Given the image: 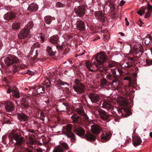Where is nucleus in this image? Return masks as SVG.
I'll list each match as a JSON object with an SVG mask.
<instances>
[{"mask_svg": "<svg viewBox=\"0 0 152 152\" xmlns=\"http://www.w3.org/2000/svg\"><path fill=\"white\" fill-rule=\"evenodd\" d=\"M73 88L78 94L83 93L85 91V87L83 84L74 85Z\"/></svg>", "mask_w": 152, "mask_h": 152, "instance_id": "nucleus-11", "label": "nucleus"}, {"mask_svg": "<svg viewBox=\"0 0 152 152\" xmlns=\"http://www.w3.org/2000/svg\"><path fill=\"white\" fill-rule=\"evenodd\" d=\"M75 14L78 16L80 17L83 16L85 11L84 7L82 6H79L76 7L74 9Z\"/></svg>", "mask_w": 152, "mask_h": 152, "instance_id": "nucleus-10", "label": "nucleus"}, {"mask_svg": "<svg viewBox=\"0 0 152 152\" xmlns=\"http://www.w3.org/2000/svg\"><path fill=\"white\" fill-rule=\"evenodd\" d=\"M76 111L80 116H82L85 119V120H88L89 118L87 115L84 113V111L83 110L77 108L76 109Z\"/></svg>", "mask_w": 152, "mask_h": 152, "instance_id": "nucleus-25", "label": "nucleus"}, {"mask_svg": "<svg viewBox=\"0 0 152 152\" xmlns=\"http://www.w3.org/2000/svg\"><path fill=\"white\" fill-rule=\"evenodd\" d=\"M46 50L48 55L50 56H54L56 53V51H53L51 47L50 46H47Z\"/></svg>", "mask_w": 152, "mask_h": 152, "instance_id": "nucleus-32", "label": "nucleus"}, {"mask_svg": "<svg viewBox=\"0 0 152 152\" xmlns=\"http://www.w3.org/2000/svg\"><path fill=\"white\" fill-rule=\"evenodd\" d=\"M7 117L8 118H7L6 117H4V121L6 123H9L10 122V117H9L8 116H7Z\"/></svg>", "mask_w": 152, "mask_h": 152, "instance_id": "nucleus-50", "label": "nucleus"}, {"mask_svg": "<svg viewBox=\"0 0 152 152\" xmlns=\"http://www.w3.org/2000/svg\"><path fill=\"white\" fill-rule=\"evenodd\" d=\"M125 21L126 23V25L127 26H128L129 25V23L128 21L127 18H125Z\"/></svg>", "mask_w": 152, "mask_h": 152, "instance_id": "nucleus-60", "label": "nucleus"}, {"mask_svg": "<svg viewBox=\"0 0 152 152\" xmlns=\"http://www.w3.org/2000/svg\"><path fill=\"white\" fill-rule=\"evenodd\" d=\"M50 41L51 43L53 44H57V48L60 50H63L64 49V45H59L58 42L59 41L58 39H50Z\"/></svg>", "mask_w": 152, "mask_h": 152, "instance_id": "nucleus-23", "label": "nucleus"}, {"mask_svg": "<svg viewBox=\"0 0 152 152\" xmlns=\"http://www.w3.org/2000/svg\"><path fill=\"white\" fill-rule=\"evenodd\" d=\"M117 65V63L114 61H111L108 64V66L110 67H114Z\"/></svg>", "mask_w": 152, "mask_h": 152, "instance_id": "nucleus-39", "label": "nucleus"}, {"mask_svg": "<svg viewBox=\"0 0 152 152\" xmlns=\"http://www.w3.org/2000/svg\"><path fill=\"white\" fill-rule=\"evenodd\" d=\"M47 83V84L46 85L47 87H49L50 86L51 84L50 81L48 80H46V83L45 84Z\"/></svg>", "mask_w": 152, "mask_h": 152, "instance_id": "nucleus-46", "label": "nucleus"}, {"mask_svg": "<svg viewBox=\"0 0 152 152\" xmlns=\"http://www.w3.org/2000/svg\"><path fill=\"white\" fill-rule=\"evenodd\" d=\"M29 31L26 28L23 29L20 32L18 35L19 38H22L23 37H26L28 35Z\"/></svg>", "mask_w": 152, "mask_h": 152, "instance_id": "nucleus-24", "label": "nucleus"}, {"mask_svg": "<svg viewBox=\"0 0 152 152\" xmlns=\"http://www.w3.org/2000/svg\"><path fill=\"white\" fill-rule=\"evenodd\" d=\"M147 10V11H148L149 12L152 11V6L149 4V2H148V4Z\"/></svg>", "mask_w": 152, "mask_h": 152, "instance_id": "nucleus-47", "label": "nucleus"}, {"mask_svg": "<svg viewBox=\"0 0 152 152\" xmlns=\"http://www.w3.org/2000/svg\"><path fill=\"white\" fill-rule=\"evenodd\" d=\"M86 139L89 141H94L96 139V136L89 132H87L85 136Z\"/></svg>", "mask_w": 152, "mask_h": 152, "instance_id": "nucleus-22", "label": "nucleus"}, {"mask_svg": "<svg viewBox=\"0 0 152 152\" xmlns=\"http://www.w3.org/2000/svg\"><path fill=\"white\" fill-rule=\"evenodd\" d=\"M51 17L50 16H47L44 18V21L46 23L50 24L51 22Z\"/></svg>", "mask_w": 152, "mask_h": 152, "instance_id": "nucleus-38", "label": "nucleus"}, {"mask_svg": "<svg viewBox=\"0 0 152 152\" xmlns=\"http://www.w3.org/2000/svg\"><path fill=\"white\" fill-rule=\"evenodd\" d=\"M117 70L118 72H119V73L121 75H122L123 74V72L122 70H121L120 69H117Z\"/></svg>", "mask_w": 152, "mask_h": 152, "instance_id": "nucleus-61", "label": "nucleus"}, {"mask_svg": "<svg viewBox=\"0 0 152 152\" xmlns=\"http://www.w3.org/2000/svg\"><path fill=\"white\" fill-rule=\"evenodd\" d=\"M80 126L76 124L73 125V132L80 137H82L85 134V130Z\"/></svg>", "mask_w": 152, "mask_h": 152, "instance_id": "nucleus-6", "label": "nucleus"}, {"mask_svg": "<svg viewBox=\"0 0 152 152\" xmlns=\"http://www.w3.org/2000/svg\"><path fill=\"white\" fill-rule=\"evenodd\" d=\"M86 66L87 68L89 71L93 72V70L91 68V65L89 62H87L86 63Z\"/></svg>", "mask_w": 152, "mask_h": 152, "instance_id": "nucleus-42", "label": "nucleus"}, {"mask_svg": "<svg viewBox=\"0 0 152 152\" xmlns=\"http://www.w3.org/2000/svg\"><path fill=\"white\" fill-rule=\"evenodd\" d=\"M15 17V14L11 12H7L4 16V19L6 20H10L14 18Z\"/></svg>", "mask_w": 152, "mask_h": 152, "instance_id": "nucleus-26", "label": "nucleus"}, {"mask_svg": "<svg viewBox=\"0 0 152 152\" xmlns=\"http://www.w3.org/2000/svg\"><path fill=\"white\" fill-rule=\"evenodd\" d=\"M111 135V133L109 132H104L102 133L100 136L102 142H106L110 139Z\"/></svg>", "mask_w": 152, "mask_h": 152, "instance_id": "nucleus-14", "label": "nucleus"}, {"mask_svg": "<svg viewBox=\"0 0 152 152\" xmlns=\"http://www.w3.org/2000/svg\"><path fill=\"white\" fill-rule=\"evenodd\" d=\"M125 1H124L123 0H122L120 2V6H122L125 3Z\"/></svg>", "mask_w": 152, "mask_h": 152, "instance_id": "nucleus-62", "label": "nucleus"}, {"mask_svg": "<svg viewBox=\"0 0 152 152\" xmlns=\"http://www.w3.org/2000/svg\"><path fill=\"white\" fill-rule=\"evenodd\" d=\"M133 49L135 55L133 58H127L126 60L123 65L126 67H129L132 66L135 61H137L141 56L144 52L143 48L141 44L137 43L133 45Z\"/></svg>", "mask_w": 152, "mask_h": 152, "instance_id": "nucleus-1", "label": "nucleus"}, {"mask_svg": "<svg viewBox=\"0 0 152 152\" xmlns=\"http://www.w3.org/2000/svg\"><path fill=\"white\" fill-rule=\"evenodd\" d=\"M110 9L112 11H113L115 9V7L113 4H110L109 5Z\"/></svg>", "mask_w": 152, "mask_h": 152, "instance_id": "nucleus-54", "label": "nucleus"}, {"mask_svg": "<svg viewBox=\"0 0 152 152\" xmlns=\"http://www.w3.org/2000/svg\"><path fill=\"white\" fill-rule=\"evenodd\" d=\"M63 104L66 107V109H68L69 108V104H68L67 102H63Z\"/></svg>", "mask_w": 152, "mask_h": 152, "instance_id": "nucleus-57", "label": "nucleus"}, {"mask_svg": "<svg viewBox=\"0 0 152 152\" xmlns=\"http://www.w3.org/2000/svg\"><path fill=\"white\" fill-rule=\"evenodd\" d=\"M27 73L30 75H34V73L32 72L30 70H28L27 71Z\"/></svg>", "mask_w": 152, "mask_h": 152, "instance_id": "nucleus-56", "label": "nucleus"}, {"mask_svg": "<svg viewBox=\"0 0 152 152\" xmlns=\"http://www.w3.org/2000/svg\"><path fill=\"white\" fill-rule=\"evenodd\" d=\"M72 123L74 124H76L77 125L81 126L83 122L84 121H87L88 120H85L82 116L78 115L77 114L75 113L73 114L71 117Z\"/></svg>", "mask_w": 152, "mask_h": 152, "instance_id": "nucleus-5", "label": "nucleus"}, {"mask_svg": "<svg viewBox=\"0 0 152 152\" xmlns=\"http://www.w3.org/2000/svg\"><path fill=\"white\" fill-rule=\"evenodd\" d=\"M38 9V6L34 3L30 4L28 8V10L31 12H35Z\"/></svg>", "mask_w": 152, "mask_h": 152, "instance_id": "nucleus-30", "label": "nucleus"}, {"mask_svg": "<svg viewBox=\"0 0 152 152\" xmlns=\"http://www.w3.org/2000/svg\"><path fill=\"white\" fill-rule=\"evenodd\" d=\"M21 104L24 108H28L29 107L28 103L25 102L24 101L21 103Z\"/></svg>", "mask_w": 152, "mask_h": 152, "instance_id": "nucleus-43", "label": "nucleus"}, {"mask_svg": "<svg viewBox=\"0 0 152 152\" xmlns=\"http://www.w3.org/2000/svg\"><path fill=\"white\" fill-rule=\"evenodd\" d=\"M13 89L12 90L11 89L9 88L7 91V93H10V92L12 93Z\"/></svg>", "mask_w": 152, "mask_h": 152, "instance_id": "nucleus-63", "label": "nucleus"}, {"mask_svg": "<svg viewBox=\"0 0 152 152\" xmlns=\"http://www.w3.org/2000/svg\"><path fill=\"white\" fill-rule=\"evenodd\" d=\"M33 26V23L32 22L30 21L26 25L27 28H26L28 31L29 30L32 28Z\"/></svg>", "mask_w": 152, "mask_h": 152, "instance_id": "nucleus-41", "label": "nucleus"}, {"mask_svg": "<svg viewBox=\"0 0 152 152\" xmlns=\"http://www.w3.org/2000/svg\"><path fill=\"white\" fill-rule=\"evenodd\" d=\"M5 64L8 66H10L13 64H15L19 62V59L15 56H10L6 57L4 60ZM13 69L12 72V74L14 75L17 72L19 71L20 69V67L18 66H17L16 64L13 66Z\"/></svg>", "mask_w": 152, "mask_h": 152, "instance_id": "nucleus-3", "label": "nucleus"}, {"mask_svg": "<svg viewBox=\"0 0 152 152\" xmlns=\"http://www.w3.org/2000/svg\"><path fill=\"white\" fill-rule=\"evenodd\" d=\"M17 117L19 120L21 122L27 121L29 117L23 113H18Z\"/></svg>", "mask_w": 152, "mask_h": 152, "instance_id": "nucleus-21", "label": "nucleus"}, {"mask_svg": "<svg viewBox=\"0 0 152 152\" xmlns=\"http://www.w3.org/2000/svg\"><path fill=\"white\" fill-rule=\"evenodd\" d=\"M116 69H113L111 72L107 75L106 77L110 81L118 78V77L116 74Z\"/></svg>", "mask_w": 152, "mask_h": 152, "instance_id": "nucleus-12", "label": "nucleus"}, {"mask_svg": "<svg viewBox=\"0 0 152 152\" xmlns=\"http://www.w3.org/2000/svg\"><path fill=\"white\" fill-rule=\"evenodd\" d=\"M7 138V136L6 135H3L2 138V141L3 142V143L4 144H5L6 143L5 142V140H6V138Z\"/></svg>", "mask_w": 152, "mask_h": 152, "instance_id": "nucleus-49", "label": "nucleus"}, {"mask_svg": "<svg viewBox=\"0 0 152 152\" xmlns=\"http://www.w3.org/2000/svg\"><path fill=\"white\" fill-rule=\"evenodd\" d=\"M145 38H152V33L147 35Z\"/></svg>", "mask_w": 152, "mask_h": 152, "instance_id": "nucleus-58", "label": "nucleus"}, {"mask_svg": "<svg viewBox=\"0 0 152 152\" xmlns=\"http://www.w3.org/2000/svg\"><path fill=\"white\" fill-rule=\"evenodd\" d=\"M5 108L7 111L11 112L14 110L15 107L12 102L7 101L5 103Z\"/></svg>", "mask_w": 152, "mask_h": 152, "instance_id": "nucleus-15", "label": "nucleus"}, {"mask_svg": "<svg viewBox=\"0 0 152 152\" xmlns=\"http://www.w3.org/2000/svg\"><path fill=\"white\" fill-rule=\"evenodd\" d=\"M109 84V82H107L105 79H103L100 81V86L102 87H106Z\"/></svg>", "mask_w": 152, "mask_h": 152, "instance_id": "nucleus-34", "label": "nucleus"}, {"mask_svg": "<svg viewBox=\"0 0 152 152\" xmlns=\"http://www.w3.org/2000/svg\"><path fill=\"white\" fill-rule=\"evenodd\" d=\"M151 13L150 12H149L148 11H147V12H146V15L145 16V18H147L149 17H150Z\"/></svg>", "mask_w": 152, "mask_h": 152, "instance_id": "nucleus-52", "label": "nucleus"}, {"mask_svg": "<svg viewBox=\"0 0 152 152\" xmlns=\"http://www.w3.org/2000/svg\"><path fill=\"white\" fill-rule=\"evenodd\" d=\"M61 145L63 147L66 149L68 150L69 149L68 145L65 142H63L61 143Z\"/></svg>", "mask_w": 152, "mask_h": 152, "instance_id": "nucleus-44", "label": "nucleus"}, {"mask_svg": "<svg viewBox=\"0 0 152 152\" xmlns=\"http://www.w3.org/2000/svg\"><path fill=\"white\" fill-rule=\"evenodd\" d=\"M63 4L59 2H57L56 4V7H63Z\"/></svg>", "mask_w": 152, "mask_h": 152, "instance_id": "nucleus-48", "label": "nucleus"}, {"mask_svg": "<svg viewBox=\"0 0 152 152\" xmlns=\"http://www.w3.org/2000/svg\"><path fill=\"white\" fill-rule=\"evenodd\" d=\"M146 64L148 66L152 65V60L147 59L146 61Z\"/></svg>", "mask_w": 152, "mask_h": 152, "instance_id": "nucleus-45", "label": "nucleus"}, {"mask_svg": "<svg viewBox=\"0 0 152 152\" xmlns=\"http://www.w3.org/2000/svg\"><path fill=\"white\" fill-rule=\"evenodd\" d=\"M141 143V139L139 136L134 135L133 137L132 143L134 146L140 145Z\"/></svg>", "mask_w": 152, "mask_h": 152, "instance_id": "nucleus-19", "label": "nucleus"}, {"mask_svg": "<svg viewBox=\"0 0 152 152\" xmlns=\"http://www.w3.org/2000/svg\"><path fill=\"white\" fill-rule=\"evenodd\" d=\"M124 80H128L129 82H131V79L128 77H125L124 78Z\"/></svg>", "mask_w": 152, "mask_h": 152, "instance_id": "nucleus-59", "label": "nucleus"}, {"mask_svg": "<svg viewBox=\"0 0 152 152\" xmlns=\"http://www.w3.org/2000/svg\"><path fill=\"white\" fill-rule=\"evenodd\" d=\"M102 107L108 110L112 109L113 108L111 102L110 100H105L103 101Z\"/></svg>", "mask_w": 152, "mask_h": 152, "instance_id": "nucleus-17", "label": "nucleus"}, {"mask_svg": "<svg viewBox=\"0 0 152 152\" xmlns=\"http://www.w3.org/2000/svg\"><path fill=\"white\" fill-rule=\"evenodd\" d=\"M20 27V23L18 22L13 23L12 24V28L14 30L18 29Z\"/></svg>", "mask_w": 152, "mask_h": 152, "instance_id": "nucleus-35", "label": "nucleus"}, {"mask_svg": "<svg viewBox=\"0 0 152 152\" xmlns=\"http://www.w3.org/2000/svg\"><path fill=\"white\" fill-rule=\"evenodd\" d=\"M33 88L35 89L38 94H39L44 93L45 89L43 86H36L33 87Z\"/></svg>", "mask_w": 152, "mask_h": 152, "instance_id": "nucleus-29", "label": "nucleus"}, {"mask_svg": "<svg viewBox=\"0 0 152 152\" xmlns=\"http://www.w3.org/2000/svg\"><path fill=\"white\" fill-rule=\"evenodd\" d=\"M95 15L98 19H99L100 20H102L104 19V15L102 11L95 12Z\"/></svg>", "mask_w": 152, "mask_h": 152, "instance_id": "nucleus-31", "label": "nucleus"}, {"mask_svg": "<svg viewBox=\"0 0 152 152\" xmlns=\"http://www.w3.org/2000/svg\"><path fill=\"white\" fill-rule=\"evenodd\" d=\"M12 96L17 98H19L20 97V94L17 88L13 89Z\"/></svg>", "mask_w": 152, "mask_h": 152, "instance_id": "nucleus-33", "label": "nucleus"}, {"mask_svg": "<svg viewBox=\"0 0 152 152\" xmlns=\"http://www.w3.org/2000/svg\"><path fill=\"white\" fill-rule=\"evenodd\" d=\"M53 152H64V149L60 145H58L54 149Z\"/></svg>", "mask_w": 152, "mask_h": 152, "instance_id": "nucleus-36", "label": "nucleus"}, {"mask_svg": "<svg viewBox=\"0 0 152 152\" xmlns=\"http://www.w3.org/2000/svg\"><path fill=\"white\" fill-rule=\"evenodd\" d=\"M137 13L140 16H142L143 14L142 11L140 10L137 12Z\"/></svg>", "mask_w": 152, "mask_h": 152, "instance_id": "nucleus-55", "label": "nucleus"}, {"mask_svg": "<svg viewBox=\"0 0 152 152\" xmlns=\"http://www.w3.org/2000/svg\"><path fill=\"white\" fill-rule=\"evenodd\" d=\"M56 84L58 86L61 85H69L67 83L63 82L60 79H59L57 80Z\"/></svg>", "mask_w": 152, "mask_h": 152, "instance_id": "nucleus-37", "label": "nucleus"}, {"mask_svg": "<svg viewBox=\"0 0 152 152\" xmlns=\"http://www.w3.org/2000/svg\"><path fill=\"white\" fill-rule=\"evenodd\" d=\"M39 46V43L34 44L31 48L30 50V53L33 52L34 51L35 53V55L34 57L31 58V60L33 63H35L37 61L38 58H37V57L38 54V51H39V49L38 48Z\"/></svg>", "mask_w": 152, "mask_h": 152, "instance_id": "nucleus-8", "label": "nucleus"}, {"mask_svg": "<svg viewBox=\"0 0 152 152\" xmlns=\"http://www.w3.org/2000/svg\"><path fill=\"white\" fill-rule=\"evenodd\" d=\"M73 129V125L71 124H68L66 126V131L63 130L62 131L63 134L66 135L67 133H69L72 132V129Z\"/></svg>", "mask_w": 152, "mask_h": 152, "instance_id": "nucleus-28", "label": "nucleus"}, {"mask_svg": "<svg viewBox=\"0 0 152 152\" xmlns=\"http://www.w3.org/2000/svg\"><path fill=\"white\" fill-rule=\"evenodd\" d=\"M68 138L70 139L71 141L73 143H75L77 140L76 136L72 132L69 133H67L65 135Z\"/></svg>", "mask_w": 152, "mask_h": 152, "instance_id": "nucleus-27", "label": "nucleus"}, {"mask_svg": "<svg viewBox=\"0 0 152 152\" xmlns=\"http://www.w3.org/2000/svg\"><path fill=\"white\" fill-rule=\"evenodd\" d=\"M75 85H78L79 84H82L80 82V80L78 79H76L75 80Z\"/></svg>", "mask_w": 152, "mask_h": 152, "instance_id": "nucleus-53", "label": "nucleus"}, {"mask_svg": "<svg viewBox=\"0 0 152 152\" xmlns=\"http://www.w3.org/2000/svg\"><path fill=\"white\" fill-rule=\"evenodd\" d=\"M88 97L93 103H96L99 102L100 99L99 95L95 93H92L88 94Z\"/></svg>", "mask_w": 152, "mask_h": 152, "instance_id": "nucleus-9", "label": "nucleus"}, {"mask_svg": "<svg viewBox=\"0 0 152 152\" xmlns=\"http://www.w3.org/2000/svg\"><path fill=\"white\" fill-rule=\"evenodd\" d=\"M76 28L81 31L85 30V25L84 22L81 20H78L76 22Z\"/></svg>", "mask_w": 152, "mask_h": 152, "instance_id": "nucleus-18", "label": "nucleus"}, {"mask_svg": "<svg viewBox=\"0 0 152 152\" xmlns=\"http://www.w3.org/2000/svg\"><path fill=\"white\" fill-rule=\"evenodd\" d=\"M140 10L142 11L143 14L145 13L146 11L147 10L146 7H141Z\"/></svg>", "mask_w": 152, "mask_h": 152, "instance_id": "nucleus-51", "label": "nucleus"}, {"mask_svg": "<svg viewBox=\"0 0 152 152\" xmlns=\"http://www.w3.org/2000/svg\"><path fill=\"white\" fill-rule=\"evenodd\" d=\"M110 84L113 85L115 90H117L121 87V83L118 78L110 80Z\"/></svg>", "mask_w": 152, "mask_h": 152, "instance_id": "nucleus-13", "label": "nucleus"}, {"mask_svg": "<svg viewBox=\"0 0 152 152\" xmlns=\"http://www.w3.org/2000/svg\"><path fill=\"white\" fill-rule=\"evenodd\" d=\"M106 54L104 52L100 53L99 54L94 55L95 60L99 64H103L106 61L107 58Z\"/></svg>", "mask_w": 152, "mask_h": 152, "instance_id": "nucleus-7", "label": "nucleus"}, {"mask_svg": "<svg viewBox=\"0 0 152 152\" xmlns=\"http://www.w3.org/2000/svg\"><path fill=\"white\" fill-rule=\"evenodd\" d=\"M95 113L96 114H98L103 120L109 121L111 119L112 115H110L100 108L95 110Z\"/></svg>", "mask_w": 152, "mask_h": 152, "instance_id": "nucleus-4", "label": "nucleus"}, {"mask_svg": "<svg viewBox=\"0 0 152 152\" xmlns=\"http://www.w3.org/2000/svg\"><path fill=\"white\" fill-rule=\"evenodd\" d=\"M129 102L127 100H122L121 101V105L124 107L118 110V115L114 112L113 109H112V115L115 118V121H118V120L122 117H127L131 114L129 108L127 107L128 105Z\"/></svg>", "mask_w": 152, "mask_h": 152, "instance_id": "nucleus-2", "label": "nucleus"}, {"mask_svg": "<svg viewBox=\"0 0 152 152\" xmlns=\"http://www.w3.org/2000/svg\"><path fill=\"white\" fill-rule=\"evenodd\" d=\"M36 143V140L33 137H29L26 142L28 147L31 149H33L35 147V144Z\"/></svg>", "mask_w": 152, "mask_h": 152, "instance_id": "nucleus-16", "label": "nucleus"}, {"mask_svg": "<svg viewBox=\"0 0 152 152\" xmlns=\"http://www.w3.org/2000/svg\"><path fill=\"white\" fill-rule=\"evenodd\" d=\"M91 131L95 134H98L102 129V128L99 125H94L91 126Z\"/></svg>", "mask_w": 152, "mask_h": 152, "instance_id": "nucleus-20", "label": "nucleus"}, {"mask_svg": "<svg viewBox=\"0 0 152 152\" xmlns=\"http://www.w3.org/2000/svg\"><path fill=\"white\" fill-rule=\"evenodd\" d=\"M151 40H152V39H143L142 40V42L146 45H148Z\"/></svg>", "mask_w": 152, "mask_h": 152, "instance_id": "nucleus-40", "label": "nucleus"}, {"mask_svg": "<svg viewBox=\"0 0 152 152\" xmlns=\"http://www.w3.org/2000/svg\"><path fill=\"white\" fill-rule=\"evenodd\" d=\"M107 70V68L106 67H102V69L101 70H101H102V71L104 72V71H106Z\"/></svg>", "mask_w": 152, "mask_h": 152, "instance_id": "nucleus-64", "label": "nucleus"}]
</instances>
